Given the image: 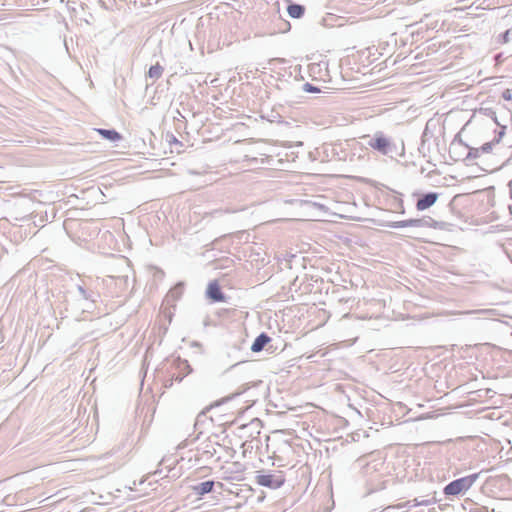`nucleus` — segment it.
<instances>
[{
    "label": "nucleus",
    "mask_w": 512,
    "mask_h": 512,
    "mask_svg": "<svg viewBox=\"0 0 512 512\" xmlns=\"http://www.w3.org/2000/svg\"><path fill=\"white\" fill-rule=\"evenodd\" d=\"M362 140L365 141L367 146L371 147L382 155L391 154L395 150V144L393 143L392 139L381 131L374 133L372 136L365 135L362 137Z\"/></svg>",
    "instance_id": "f257e3e1"
},
{
    "label": "nucleus",
    "mask_w": 512,
    "mask_h": 512,
    "mask_svg": "<svg viewBox=\"0 0 512 512\" xmlns=\"http://www.w3.org/2000/svg\"><path fill=\"white\" fill-rule=\"evenodd\" d=\"M478 474H472L450 482L444 488L445 495H458L467 491L477 480Z\"/></svg>",
    "instance_id": "f03ea898"
},
{
    "label": "nucleus",
    "mask_w": 512,
    "mask_h": 512,
    "mask_svg": "<svg viewBox=\"0 0 512 512\" xmlns=\"http://www.w3.org/2000/svg\"><path fill=\"white\" fill-rule=\"evenodd\" d=\"M73 297L79 302V308L83 312H88L95 302L94 293L87 291L83 286L78 285L73 293Z\"/></svg>",
    "instance_id": "7ed1b4c3"
},
{
    "label": "nucleus",
    "mask_w": 512,
    "mask_h": 512,
    "mask_svg": "<svg viewBox=\"0 0 512 512\" xmlns=\"http://www.w3.org/2000/svg\"><path fill=\"white\" fill-rule=\"evenodd\" d=\"M257 483L269 488H279L284 480L271 474H259L256 477Z\"/></svg>",
    "instance_id": "20e7f679"
},
{
    "label": "nucleus",
    "mask_w": 512,
    "mask_h": 512,
    "mask_svg": "<svg viewBox=\"0 0 512 512\" xmlns=\"http://www.w3.org/2000/svg\"><path fill=\"white\" fill-rule=\"evenodd\" d=\"M437 199H438V194L437 193H434V192L427 193V194H425L424 196H422L421 198L418 199L417 204H416V208L419 211H423L425 209H428L429 207L434 205V203L437 201Z\"/></svg>",
    "instance_id": "39448f33"
},
{
    "label": "nucleus",
    "mask_w": 512,
    "mask_h": 512,
    "mask_svg": "<svg viewBox=\"0 0 512 512\" xmlns=\"http://www.w3.org/2000/svg\"><path fill=\"white\" fill-rule=\"evenodd\" d=\"M207 296L214 302H222L225 297L216 281L210 282L207 288Z\"/></svg>",
    "instance_id": "423d86ee"
},
{
    "label": "nucleus",
    "mask_w": 512,
    "mask_h": 512,
    "mask_svg": "<svg viewBox=\"0 0 512 512\" xmlns=\"http://www.w3.org/2000/svg\"><path fill=\"white\" fill-rule=\"evenodd\" d=\"M269 341H270V338L266 334L262 333L253 342V344L251 346V350L253 352H259L265 347V345Z\"/></svg>",
    "instance_id": "0eeeda50"
},
{
    "label": "nucleus",
    "mask_w": 512,
    "mask_h": 512,
    "mask_svg": "<svg viewBox=\"0 0 512 512\" xmlns=\"http://www.w3.org/2000/svg\"><path fill=\"white\" fill-rule=\"evenodd\" d=\"M503 135H504V127L499 131L498 136L493 141L487 142V143L483 144L481 147H479L481 154L482 153H490L492 151L493 146L495 144H498L501 141Z\"/></svg>",
    "instance_id": "6e6552de"
},
{
    "label": "nucleus",
    "mask_w": 512,
    "mask_h": 512,
    "mask_svg": "<svg viewBox=\"0 0 512 512\" xmlns=\"http://www.w3.org/2000/svg\"><path fill=\"white\" fill-rule=\"evenodd\" d=\"M288 14L292 18H301L304 15L305 8L299 4H291L287 8Z\"/></svg>",
    "instance_id": "1a4fd4ad"
},
{
    "label": "nucleus",
    "mask_w": 512,
    "mask_h": 512,
    "mask_svg": "<svg viewBox=\"0 0 512 512\" xmlns=\"http://www.w3.org/2000/svg\"><path fill=\"white\" fill-rule=\"evenodd\" d=\"M424 224H425V220H423V219H410V220L396 222L394 224V227H407V226L420 227V226H423Z\"/></svg>",
    "instance_id": "9d476101"
},
{
    "label": "nucleus",
    "mask_w": 512,
    "mask_h": 512,
    "mask_svg": "<svg viewBox=\"0 0 512 512\" xmlns=\"http://www.w3.org/2000/svg\"><path fill=\"white\" fill-rule=\"evenodd\" d=\"M98 132L110 141H117L121 139V135L115 130L99 129Z\"/></svg>",
    "instance_id": "9b49d317"
},
{
    "label": "nucleus",
    "mask_w": 512,
    "mask_h": 512,
    "mask_svg": "<svg viewBox=\"0 0 512 512\" xmlns=\"http://www.w3.org/2000/svg\"><path fill=\"white\" fill-rule=\"evenodd\" d=\"M163 70V67L157 63L150 67L148 71V76L155 80L159 79L162 76Z\"/></svg>",
    "instance_id": "f8f14e48"
},
{
    "label": "nucleus",
    "mask_w": 512,
    "mask_h": 512,
    "mask_svg": "<svg viewBox=\"0 0 512 512\" xmlns=\"http://www.w3.org/2000/svg\"><path fill=\"white\" fill-rule=\"evenodd\" d=\"M213 485H214V483H213L212 481H205V482L200 483V484L196 487V490H197L200 494H206V493L211 492V490H212V488H213Z\"/></svg>",
    "instance_id": "ddd939ff"
},
{
    "label": "nucleus",
    "mask_w": 512,
    "mask_h": 512,
    "mask_svg": "<svg viewBox=\"0 0 512 512\" xmlns=\"http://www.w3.org/2000/svg\"><path fill=\"white\" fill-rule=\"evenodd\" d=\"M481 155L480 148H469V152L467 154L468 159H476Z\"/></svg>",
    "instance_id": "4468645a"
},
{
    "label": "nucleus",
    "mask_w": 512,
    "mask_h": 512,
    "mask_svg": "<svg viewBox=\"0 0 512 512\" xmlns=\"http://www.w3.org/2000/svg\"><path fill=\"white\" fill-rule=\"evenodd\" d=\"M502 37H503L504 43H508L509 41H511L512 40L511 30H506L505 33L502 35Z\"/></svg>",
    "instance_id": "2eb2a0df"
},
{
    "label": "nucleus",
    "mask_w": 512,
    "mask_h": 512,
    "mask_svg": "<svg viewBox=\"0 0 512 512\" xmlns=\"http://www.w3.org/2000/svg\"><path fill=\"white\" fill-rule=\"evenodd\" d=\"M470 313H476V314H481V315H489L492 313V310H476V311H471Z\"/></svg>",
    "instance_id": "dca6fc26"
},
{
    "label": "nucleus",
    "mask_w": 512,
    "mask_h": 512,
    "mask_svg": "<svg viewBox=\"0 0 512 512\" xmlns=\"http://www.w3.org/2000/svg\"><path fill=\"white\" fill-rule=\"evenodd\" d=\"M181 364H183L185 366V368L187 369V373L186 374H189L191 372V368H190L188 362L187 361H183V362H181Z\"/></svg>",
    "instance_id": "f3484780"
},
{
    "label": "nucleus",
    "mask_w": 512,
    "mask_h": 512,
    "mask_svg": "<svg viewBox=\"0 0 512 512\" xmlns=\"http://www.w3.org/2000/svg\"><path fill=\"white\" fill-rule=\"evenodd\" d=\"M358 144H359V142H357V141L353 140V141L349 144V146H351V147H356Z\"/></svg>",
    "instance_id": "a211bd4d"
},
{
    "label": "nucleus",
    "mask_w": 512,
    "mask_h": 512,
    "mask_svg": "<svg viewBox=\"0 0 512 512\" xmlns=\"http://www.w3.org/2000/svg\"><path fill=\"white\" fill-rule=\"evenodd\" d=\"M504 98L505 99H508L509 98V95H506V93L504 94Z\"/></svg>",
    "instance_id": "6ab92c4d"
},
{
    "label": "nucleus",
    "mask_w": 512,
    "mask_h": 512,
    "mask_svg": "<svg viewBox=\"0 0 512 512\" xmlns=\"http://www.w3.org/2000/svg\"><path fill=\"white\" fill-rule=\"evenodd\" d=\"M504 98L505 99H508L509 98V95H506V93L504 94Z\"/></svg>",
    "instance_id": "aec40b11"
}]
</instances>
